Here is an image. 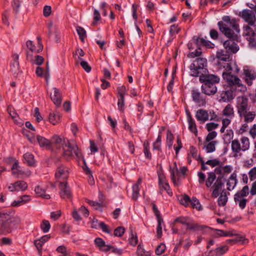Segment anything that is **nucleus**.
<instances>
[{
	"label": "nucleus",
	"mask_w": 256,
	"mask_h": 256,
	"mask_svg": "<svg viewBox=\"0 0 256 256\" xmlns=\"http://www.w3.org/2000/svg\"><path fill=\"white\" fill-rule=\"evenodd\" d=\"M52 143V147L54 146H58L60 145H62V146L64 144V140H62L58 136V135H54V136L52 138L51 141Z\"/></svg>",
	"instance_id": "39"
},
{
	"label": "nucleus",
	"mask_w": 256,
	"mask_h": 256,
	"mask_svg": "<svg viewBox=\"0 0 256 256\" xmlns=\"http://www.w3.org/2000/svg\"><path fill=\"white\" fill-rule=\"evenodd\" d=\"M126 92L124 86H120L118 88V98L124 97Z\"/></svg>",
	"instance_id": "55"
},
{
	"label": "nucleus",
	"mask_w": 256,
	"mask_h": 256,
	"mask_svg": "<svg viewBox=\"0 0 256 256\" xmlns=\"http://www.w3.org/2000/svg\"><path fill=\"white\" fill-rule=\"evenodd\" d=\"M180 201L182 204L187 206L190 204V200L188 196L185 195L180 198Z\"/></svg>",
	"instance_id": "64"
},
{
	"label": "nucleus",
	"mask_w": 256,
	"mask_h": 256,
	"mask_svg": "<svg viewBox=\"0 0 256 256\" xmlns=\"http://www.w3.org/2000/svg\"><path fill=\"white\" fill-rule=\"evenodd\" d=\"M80 60V64L82 68L88 72H90L91 70L90 66L88 64V62L83 60L80 58H78Z\"/></svg>",
	"instance_id": "59"
},
{
	"label": "nucleus",
	"mask_w": 256,
	"mask_h": 256,
	"mask_svg": "<svg viewBox=\"0 0 256 256\" xmlns=\"http://www.w3.org/2000/svg\"><path fill=\"white\" fill-rule=\"evenodd\" d=\"M222 116L224 118H233L234 116V112L232 106L228 104L222 111Z\"/></svg>",
	"instance_id": "27"
},
{
	"label": "nucleus",
	"mask_w": 256,
	"mask_h": 256,
	"mask_svg": "<svg viewBox=\"0 0 256 256\" xmlns=\"http://www.w3.org/2000/svg\"><path fill=\"white\" fill-rule=\"evenodd\" d=\"M244 35L247 40H253L256 37V24H246L243 26Z\"/></svg>",
	"instance_id": "11"
},
{
	"label": "nucleus",
	"mask_w": 256,
	"mask_h": 256,
	"mask_svg": "<svg viewBox=\"0 0 256 256\" xmlns=\"http://www.w3.org/2000/svg\"><path fill=\"white\" fill-rule=\"evenodd\" d=\"M60 195L62 198H70L71 197V192L70 188L68 186L66 181L60 182Z\"/></svg>",
	"instance_id": "21"
},
{
	"label": "nucleus",
	"mask_w": 256,
	"mask_h": 256,
	"mask_svg": "<svg viewBox=\"0 0 256 256\" xmlns=\"http://www.w3.org/2000/svg\"><path fill=\"white\" fill-rule=\"evenodd\" d=\"M237 174L236 172H232L229 178H228L226 182L227 190H232L234 189L236 186L238 180H237Z\"/></svg>",
	"instance_id": "24"
},
{
	"label": "nucleus",
	"mask_w": 256,
	"mask_h": 256,
	"mask_svg": "<svg viewBox=\"0 0 256 256\" xmlns=\"http://www.w3.org/2000/svg\"><path fill=\"white\" fill-rule=\"evenodd\" d=\"M142 182V178H140L138 179L136 183L132 186V197L134 200H136L138 197L140 192L139 185L141 184Z\"/></svg>",
	"instance_id": "32"
},
{
	"label": "nucleus",
	"mask_w": 256,
	"mask_h": 256,
	"mask_svg": "<svg viewBox=\"0 0 256 256\" xmlns=\"http://www.w3.org/2000/svg\"><path fill=\"white\" fill-rule=\"evenodd\" d=\"M36 140L40 147H44L48 149H50L52 148L50 141L45 138L37 136Z\"/></svg>",
	"instance_id": "30"
},
{
	"label": "nucleus",
	"mask_w": 256,
	"mask_h": 256,
	"mask_svg": "<svg viewBox=\"0 0 256 256\" xmlns=\"http://www.w3.org/2000/svg\"><path fill=\"white\" fill-rule=\"evenodd\" d=\"M50 228V222L47 220H43L40 224V228L44 233L48 232Z\"/></svg>",
	"instance_id": "47"
},
{
	"label": "nucleus",
	"mask_w": 256,
	"mask_h": 256,
	"mask_svg": "<svg viewBox=\"0 0 256 256\" xmlns=\"http://www.w3.org/2000/svg\"><path fill=\"white\" fill-rule=\"evenodd\" d=\"M188 129L190 130L194 133L195 134H197L198 130L196 124L194 119L188 120Z\"/></svg>",
	"instance_id": "46"
},
{
	"label": "nucleus",
	"mask_w": 256,
	"mask_h": 256,
	"mask_svg": "<svg viewBox=\"0 0 256 256\" xmlns=\"http://www.w3.org/2000/svg\"><path fill=\"white\" fill-rule=\"evenodd\" d=\"M220 32L229 40L224 41L223 46L227 53L234 54L239 50V46L234 42L238 39V34L240 32L239 25L234 20H230L228 16L223 18V20L218 22Z\"/></svg>",
	"instance_id": "1"
},
{
	"label": "nucleus",
	"mask_w": 256,
	"mask_h": 256,
	"mask_svg": "<svg viewBox=\"0 0 256 256\" xmlns=\"http://www.w3.org/2000/svg\"><path fill=\"white\" fill-rule=\"evenodd\" d=\"M239 116L245 123H250L253 122L256 116V112L254 110H246L240 114Z\"/></svg>",
	"instance_id": "16"
},
{
	"label": "nucleus",
	"mask_w": 256,
	"mask_h": 256,
	"mask_svg": "<svg viewBox=\"0 0 256 256\" xmlns=\"http://www.w3.org/2000/svg\"><path fill=\"white\" fill-rule=\"evenodd\" d=\"M234 132L232 129H228L225 130L222 136V140L226 144H231V142L233 140Z\"/></svg>",
	"instance_id": "29"
},
{
	"label": "nucleus",
	"mask_w": 256,
	"mask_h": 256,
	"mask_svg": "<svg viewBox=\"0 0 256 256\" xmlns=\"http://www.w3.org/2000/svg\"><path fill=\"white\" fill-rule=\"evenodd\" d=\"M175 222H178L186 226L187 230H190L194 231H201L203 234L210 233L212 230L204 225H200L195 222L188 217L180 216L177 218Z\"/></svg>",
	"instance_id": "4"
},
{
	"label": "nucleus",
	"mask_w": 256,
	"mask_h": 256,
	"mask_svg": "<svg viewBox=\"0 0 256 256\" xmlns=\"http://www.w3.org/2000/svg\"><path fill=\"white\" fill-rule=\"evenodd\" d=\"M216 178V176L214 173L211 172L208 174V176L207 180H206V186L207 187H210Z\"/></svg>",
	"instance_id": "53"
},
{
	"label": "nucleus",
	"mask_w": 256,
	"mask_h": 256,
	"mask_svg": "<svg viewBox=\"0 0 256 256\" xmlns=\"http://www.w3.org/2000/svg\"><path fill=\"white\" fill-rule=\"evenodd\" d=\"M192 100L199 106H203L206 104V100L198 90L193 89L191 92Z\"/></svg>",
	"instance_id": "14"
},
{
	"label": "nucleus",
	"mask_w": 256,
	"mask_h": 256,
	"mask_svg": "<svg viewBox=\"0 0 256 256\" xmlns=\"http://www.w3.org/2000/svg\"><path fill=\"white\" fill-rule=\"evenodd\" d=\"M234 200L236 204H238L241 209H244L246 206L247 200L244 198L240 197V196H234Z\"/></svg>",
	"instance_id": "38"
},
{
	"label": "nucleus",
	"mask_w": 256,
	"mask_h": 256,
	"mask_svg": "<svg viewBox=\"0 0 256 256\" xmlns=\"http://www.w3.org/2000/svg\"><path fill=\"white\" fill-rule=\"evenodd\" d=\"M218 126V124L214 122H210L206 124V128L208 132H212V130L217 128Z\"/></svg>",
	"instance_id": "61"
},
{
	"label": "nucleus",
	"mask_w": 256,
	"mask_h": 256,
	"mask_svg": "<svg viewBox=\"0 0 256 256\" xmlns=\"http://www.w3.org/2000/svg\"><path fill=\"white\" fill-rule=\"evenodd\" d=\"M228 248L226 246H223L218 248L216 250V255L218 256H222L224 253L227 252Z\"/></svg>",
	"instance_id": "57"
},
{
	"label": "nucleus",
	"mask_w": 256,
	"mask_h": 256,
	"mask_svg": "<svg viewBox=\"0 0 256 256\" xmlns=\"http://www.w3.org/2000/svg\"><path fill=\"white\" fill-rule=\"evenodd\" d=\"M190 204L193 208H196L198 210H202L200 202L196 198H192V200H190Z\"/></svg>",
	"instance_id": "49"
},
{
	"label": "nucleus",
	"mask_w": 256,
	"mask_h": 256,
	"mask_svg": "<svg viewBox=\"0 0 256 256\" xmlns=\"http://www.w3.org/2000/svg\"><path fill=\"white\" fill-rule=\"evenodd\" d=\"M202 90L204 94L208 96L214 95L217 92V88L215 84H203Z\"/></svg>",
	"instance_id": "22"
},
{
	"label": "nucleus",
	"mask_w": 256,
	"mask_h": 256,
	"mask_svg": "<svg viewBox=\"0 0 256 256\" xmlns=\"http://www.w3.org/2000/svg\"><path fill=\"white\" fill-rule=\"evenodd\" d=\"M228 198L226 192L223 190L218 200V206H224L228 202Z\"/></svg>",
	"instance_id": "41"
},
{
	"label": "nucleus",
	"mask_w": 256,
	"mask_h": 256,
	"mask_svg": "<svg viewBox=\"0 0 256 256\" xmlns=\"http://www.w3.org/2000/svg\"><path fill=\"white\" fill-rule=\"evenodd\" d=\"M26 46L27 48L29 50L30 52H27L26 58L27 59L30 61L32 60V56L31 52H34L36 53V50L35 46L33 44V42L30 40L26 42Z\"/></svg>",
	"instance_id": "31"
},
{
	"label": "nucleus",
	"mask_w": 256,
	"mask_h": 256,
	"mask_svg": "<svg viewBox=\"0 0 256 256\" xmlns=\"http://www.w3.org/2000/svg\"><path fill=\"white\" fill-rule=\"evenodd\" d=\"M18 58V55L16 54L12 56V60L10 64V70L14 76H18L21 72L19 68Z\"/></svg>",
	"instance_id": "18"
},
{
	"label": "nucleus",
	"mask_w": 256,
	"mask_h": 256,
	"mask_svg": "<svg viewBox=\"0 0 256 256\" xmlns=\"http://www.w3.org/2000/svg\"><path fill=\"white\" fill-rule=\"evenodd\" d=\"M28 188L26 182L22 180H18L14 183L10 184L8 188L10 192L24 191Z\"/></svg>",
	"instance_id": "13"
},
{
	"label": "nucleus",
	"mask_w": 256,
	"mask_h": 256,
	"mask_svg": "<svg viewBox=\"0 0 256 256\" xmlns=\"http://www.w3.org/2000/svg\"><path fill=\"white\" fill-rule=\"evenodd\" d=\"M200 81L204 84H215L220 82V78L214 74H203L199 76Z\"/></svg>",
	"instance_id": "17"
},
{
	"label": "nucleus",
	"mask_w": 256,
	"mask_h": 256,
	"mask_svg": "<svg viewBox=\"0 0 256 256\" xmlns=\"http://www.w3.org/2000/svg\"><path fill=\"white\" fill-rule=\"evenodd\" d=\"M118 110L122 112L124 110V97L118 98Z\"/></svg>",
	"instance_id": "54"
},
{
	"label": "nucleus",
	"mask_w": 256,
	"mask_h": 256,
	"mask_svg": "<svg viewBox=\"0 0 256 256\" xmlns=\"http://www.w3.org/2000/svg\"><path fill=\"white\" fill-rule=\"evenodd\" d=\"M217 133L214 131L210 132L206 136L205 142H214L213 140L216 136Z\"/></svg>",
	"instance_id": "58"
},
{
	"label": "nucleus",
	"mask_w": 256,
	"mask_h": 256,
	"mask_svg": "<svg viewBox=\"0 0 256 256\" xmlns=\"http://www.w3.org/2000/svg\"><path fill=\"white\" fill-rule=\"evenodd\" d=\"M166 246L165 244L163 243H161L158 247L156 248V254L157 255H160L162 253L164 252L166 250Z\"/></svg>",
	"instance_id": "60"
},
{
	"label": "nucleus",
	"mask_w": 256,
	"mask_h": 256,
	"mask_svg": "<svg viewBox=\"0 0 256 256\" xmlns=\"http://www.w3.org/2000/svg\"><path fill=\"white\" fill-rule=\"evenodd\" d=\"M76 30L79 36V38H80V40L82 42H84V38H86V30L82 27L79 26L76 27Z\"/></svg>",
	"instance_id": "48"
},
{
	"label": "nucleus",
	"mask_w": 256,
	"mask_h": 256,
	"mask_svg": "<svg viewBox=\"0 0 256 256\" xmlns=\"http://www.w3.org/2000/svg\"><path fill=\"white\" fill-rule=\"evenodd\" d=\"M233 170V168L230 165L221 166L216 169V172L220 174L221 178L226 177Z\"/></svg>",
	"instance_id": "20"
},
{
	"label": "nucleus",
	"mask_w": 256,
	"mask_h": 256,
	"mask_svg": "<svg viewBox=\"0 0 256 256\" xmlns=\"http://www.w3.org/2000/svg\"><path fill=\"white\" fill-rule=\"evenodd\" d=\"M61 114L58 112H53L50 113L48 116V121L53 125L58 124L60 121Z\"/></svg>",
	"instance_id": "26"
},
{
	"label": "nucleus",
	"mask_w": 256,
	"mask_h": 256,
	"mask_svg": "<svg viewBox=\"0 0 256 256\" xmlns=\"http://www.w3.org/2000/svg\"><path fill=\"white\" fill-rule=\"evenodd\" d=\"M206 64L207 62L206 58H197L190 66V75L198 76Z\"/></svg>",
	"instance_id": "6"
},
{
	"label": "nucleus",
	"mask_w": 256,
	"mask_h": 256,
	"mask_svg": "<svg viewBox=\"0 0 256 256\" xmlns=\"http://www.w3.org/2000/svg\"><path fill=\"white\" fill-rule=\"evenodd\" d=\"M34 191L36 193L40 196H42L46 199H50V196L48 194H45V190L40 186H38L35 188Z\"/></svg>",
	"instance_id": "40"
},
{
	"label": "nucleus",
	"mask_w": 256,
	"mask_h": 256,
	"mask_svg": "<svg viewBox=\"0 0 256 256\" xmlns=\"http://www.w3.org/2000/svg\"><path fill=\"white\" fill-rule=\"evenodd\" d=\"M249 192H250V190L248 186H245L243 187L242 190L237 192L234 196H240V197L245 198V197L248 194Z\"/></svg>",
	"instance_id": "43"
},
{
	"label": "nucleus",
	"mask_w": 256,
	"mask_h": 256,
	"mask_svg": "<svg viewBox=\"0 0 256 256\" xmlns=\"http://www.w3.org/2000/svg\"><path fill=\"white\" fill-rule=\"evenodd\" d=\"M195 117L200 124H204L209 120L208 112L204 109H199L196 112Z\"/></svg>",
	"instance_id": "19"
},
{
	"label": "nucleus",
	"mask_w": 256,
	"mask_h": 256,
	"mask_svg": "<svg viewBox=\"0 0 256 256\" xmlns=\"http://www.w3.org/2000/svg\"><path fill=\"white\" fill-rule=\"evenodd\" d=\"M216 58L220 60L229 62L232 60V56L230 53L224 52L223 50L218 51L216 54Z\"/></svg>",
	"instance_id": "28"
},
{
	"label": "nucleus",
	"mask_w": 256,
	"mask_h": 256,
	"mask_svg": "<svg viewBox=\"0 0 256 256\" xmlns=\"http://www.w3.org/2000/svg\"><path fill=\"white\" fill-rule=\"evenodd\" d=\"M236 91L231 89H230V90L222 91L220 94V100L226 102L233 99L235 96Z\"/></svg>",
	"instance_id": "23"
},
{
	"label": "nucleus",
	"mask_w": 256,
	"mask_h": 256,
	"mask_svg": "<svg viewBox=\"0 0 256 256\" xmlns=\"http://www.w3.org/2000/svg\"><path fill=\"white\" fill-rule=\"evenodd\" d=\"M53 93L50 94V98L55 105L58 106L62 102L61 95L60 91L56 88H52Z\"/></svg>",
	"instance_id": "25"
},
{
	"label": "nucleus",
	"mask_w": 256,
	"mask_h": 256,
	"mask_svg": "<svg viewBox=\"0 0 256 256\" xmlns=\"http://www.w3.org/2000/svg\"><path fill=\"white\" fill-rule=\"evenodd\" d=\"M232 118H222V126L220 129V133H224L225 132L226 128L232 122Z\"/></svg>",
	"instance_id": "42"
},
{
	"label": "nucleus",
	"mask_w": 256,
	"mask_h": 256,
	"mask_svg": "<svg viewBox=\"0 0 256 256\" xmlns=\"http://www.w3.org/2000/svg\"><path fill=\"white\" fill-rule=\"evenodd\" d=\"M9 218L10 216L8 214L0 212V224H2V225L4 226Z\"/></svg>",
	"instance_id": "62"
},
{
	"label": "nucleus",
	"mask_w": 256,
	"mask_h": 256,
	"mask_svg": "<svg viewBox=\"0 0 256 256\" xmlns=\"http://www.w3.org/2000/svg\"><path fill=\"white\" fill-rule=\"evenodd\" d=\"M243 74L246 83L248 86L252 85L253 81L256 78L255 70L250 66H246L243 68Z\"/></svg>",
	"instance_id": "7"
},
{
	"label": "nucleus",
	"mask_w": 256,
	"mask_h": 256,
	"mask_svg": "<svg viewBox=\"0 0 256 256\" xmlns=\"http://www.w3.org/2000/svg\"><path fill=\"white\" fill-rule=\"evenodd\" d=\"M193 40L197 44H202L208 48H214V44L212 43L210 41L206 40L203 38H194Z\"/></svg>",
	"instance_id": "34"
},
{
	"label": "nucleus",
	"mask_w": 256,
	"mask_h": 256,
	"mask_svg": "<svg viewBox=\"0 0 256 256\" xmlns=\"http://www.w3.org/2000/svg\"><path fill=\"white\" fill-rule=\"evenodd\" d=\"M236 108L238 114H240L250 108L248 106V99L244 96H238L236 99Z\"/></svg>",
	"instance_id": "10"
},
{
	"label": "nucleus",
	"mask_w": 256,
	"mask_h": 256,
	"mask_svg": "<svg viewBox=\"0 0 256 256\" xmlns=\"http://www.w3.org/2000/svg\"><path fill=\"white\" fill-rule=\"evenodd\" d=\"M64 144L62 146L63 155L66 158L76 157L82 158V154L78 146L74 142H70L68 140L64 139Z\"/></svg>",
	"instance_id": "5"
},
{
	"label": "nucleus",
	"mask_w": 256,
	"mask_h": 256,
	"mask_svg": "<svg viewBox=\"0 0 256 256\" xmlns=\"http://www.w3.org/2000/svg\"><path fill=\"white\" fill-rule=\"evenodd\" d=\"M24 158L25 162L30 166H34L35 164L34 156L30 152H26L24 154Z\"/></svg>",
	"instance_id": "37"
},
{
	"label": "nucleus",
	"mask_w": 256,
	"mask_h": 256,
	"mask_svg": "<svg viewBox=\"0 0 256 256\" xmlns=\"http://www.w3.org/2000/svg\"><path fill=\"white\" fill-rule=\"evenodd\" d=\"M160 190L163 188L164 190H166L168 194L170 196H172V192L170 189V186L167 182H162L160 184H159Z\"/></svg>",
	"instance_id": "51"
},
{
	"label": "nucleus",
	"mask_w": 256,
	"mask_h": 256,
	"mask_svg": "<svg viewBox=\"0 0 256 256\" xmlns=\"http://www.w3.org/2000/svg\"><path fill=\"white\" fill-rule=\"evenodd\" d=\"M214 236L216 237L218 236H232L234 234L231 232H225L220 230H216Z\"/></svg>",
	"instance_id": "44"
},
{
	"label": "nucleus",
	"mask_w": 256,
	"mask_h": 256,
	"mask_svg": "<svg viewBox=\"0 0 256 256\" xmlns=\"http://www.w3.org/2000/svg\"><path fill=\"white\" fill-rule=\"evenodd\" d=\"M186 171L187 168L186 167H182L180 170H178L176 162L174 164L173 168H170V178L175 186L179 184V181L178 180H176V177L179 178L181 175L184 176Z\"/></svg>",
	"instance_id": "8"
},
{
	"label": "nucleus",
	"mask_w": 256,
	"mask_h": 256,
	"mask_svg": "<svg viewBox=\"0 0 256 256\" xmlns=\"http://www.w3.org/2000/svg\"><path fill=\"white\" fill-rule=\"evenodd\" d=\"M193 158L197 160H200L202 158L200 154H197V151L195 148L191 146L190 150V152L188 154V160L189 162L191 161V158Z\"/></svg>",
	"instance_id": "36"
},
{
	"label": "nucleus",
	"mask_w": 256,
	"mask_h": 256,
	"mask_svg": "<svg viewBox=\"0 0 256 256\" xmlns=\"http://www.w3.org/2000/svg\"><path fill=\"white\" fill-rule=\"evenodd\" d=\"M250 141L246 136H242L240 140L235 138L231 142L230 148L232 154L234 158L242 156V152L248 150L250 148Z\"/></svg>",
	"instance_id": "2"
},
{
	"label": "nucleus",
	"mask_w": 256,
	"mask_h": 256,
	"mask_svg": "<svg viewBox=\"0 0 256 256\" xmlns=\"http://www.w3.org/2000/svg\"><path fill=\"white\" fill-rule=\"evenodd\" d=\"M36 73L38 76L40 77H44L45 78L46 82H48V80L50 77L48 72V63H47V70H44L42 68L38 66L36 70Z\"/></svg>",
	"instance_id": "35"
},
{
	"label": "nucleus",
	"mask_w": 256,
	"mask_h": 256,
	"mask_svg": "<svg viewBox=\"0 0 256 256\" xmlns=\"http://www.w3.org/2000/svg\"><path fill=\"white\" fill-rule=\"evenodd\" d=\"M136 254L138 256H151L150 252L146 251L140 244L138 246Z\"/></svg>",
	"instance_id": "45"
},
{
	"label": "nucleus",
	"mask_w": 256,
	"mask_h": 256,
	"mask_svg": "<svg viewBox=\"0 0 256 256\" xmlns=\"http://www.w3.org/2000/svg\"><path fill=\"white\" fill-rule=\"evenodd\" d=\"M8 162L12 164V174L16 178L20 177L24 174V172L21 170L20 166L18 165V161L12 158H10L8 160Z\"/></svg>",
	"instance_id": "15"
},
{
	"label": "nucleus",
	"mask_w": 256,
	"mask_h": 256,
	"mask_svg": "<svg viewBox=\"0 0 256 256\" xmlns=\"http://www.w3.org/2000/svg\"><path fill=\"white\" fill-rule=\"evenodd\" d=\"M174 136L170 131L168 130L166 134V144L169 148H171L172 146Z\"/></svg>",
	"instance_id": "50"
},
{
	"label": "nucleus",
	"mask_w": 256,
	"mask_h": 256,
	"mask_svg": "<svg viewBox=\"0 0 256 256\" xmlns=\"http://www.w3.org/2000/svg\"><path fill=\"white\" fill-rule=\"evenodd\" d=\"M124 233V228L122 226H119L114 230V235L116 236H122Z\"/></svg>",
	"instance_id": "63"
},
{
	"label": "nucleus",
	"mask_w": 256,
	"mask_h": 256,
	"mask_svg": "<svg viewBox=\"0 0 256 256\" xmlns=\"http://www.w3.org/2000/svg\"><path fill=\"white\" fill-rule=\"evenodd\" d=\"M138 242V237L136 234L132 232L130 234V236L129 238V243L131 246H136Z\"/></svg>",
	"instance_id": "56"
},
{
	"label": "nucleus",
	"mask_w": 256,
	"mask_h": 256,
	"mask_svg": "<svg viewBox=\"0 0 256 256\" xmlns=\"http://www.w3.org/2000/svg\"><path fill=\"white\" fill-rule=\"evenodd\" d=\"M222 77L230 89L242 92L246 90V87L242 80L237 76L232 74L231 72H223Z\"/></svg>",
	"instance_id": "3"
},
{
	"label": "nucleus",
	"mask_w": 256,
	"mask_h": 256,
	"mask_svg": "<svg viewBox=\"0 0 256 256\" xmlns=\"http://www.w3.org/2000/svg\"><path fill=\"white\" fill-rule=\"evenodd\" d=\"M68 169L64 166H60L56 170L55 177L56 180L60 182H63L66 181L68 178Z\"/></svg>",
	"instance_id": "9"
},
{
	"label": "nucleus",
	"mask_w": 256,
	"mask_h": 256,
	"mask_svg": "<svg viewBox=\"0 0 256 256\" xmlns=\"http://www.w3.org/2000/svg\"><path fill=\"white\" fill-rule=\"evenodd\" d=\"M241 17L248 24H255L256 17L254 12L250 10H244L242 12Z\"/></svg>",
	"instance_id": "12"
},
{
	"label": "nucleus",
	"mask_w": 256,
	"mask_h": 256,
	"mask_svg": "<svg viewBox=\"0 0 256 256\" xmlns=\"http://www.w3.org/2000/svg\"><path fill=\"white\" fill-rule=\"evenodd\" d=\"M217 143V141L204 142V148L205 149L207 153L212 152L216 150V146Z\"/></svg>",
	"instance_id": "33"
},
{
	"label": "nucleus",
	"mask_w": 256,
	"mask_h": 256,
	"mask_svg": "<svg viewBox=\"0 0 256 256\" xmlns=\"http://www.w3.org/2000/svg\"><path fill=\"white\" fill-rule=\"evenodd\" d=\"M8 112H9L10 115L12 116V118L14 120L16 123L20 124L21 123L18 121V116L17 115V114L13 110V108L11 107H9L8 108Z\"/></svg>",
	"instance_id": "52"
}]
</instances>
